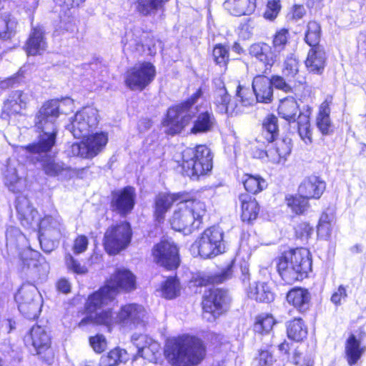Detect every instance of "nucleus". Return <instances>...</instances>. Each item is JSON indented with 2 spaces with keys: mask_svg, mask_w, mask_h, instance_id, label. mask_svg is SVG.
<instances>
[{
  "mask_svg": "<svg viewBox=\"0 0 366 366\" xmlns=\"http://www.w3.org/2000/svg\"><path fill=\"white\" fill-rule=\"evenodd\" d=\"M320 35L321 29L320 24L316 21H310L305 34V41L307 44L312 48L320 46Z\"/></svg>",
  "mask_w": 366,
  "mask_h": 366,
  "instance_id": "51",
  "label": "nucleus"
},
{
  "mask_svg": "<svg viewBox=\"0 0 366 366\" xmlns=\"http://www.w3.org/2000/svg\"><path fill=\"white\" fill-rule=\"evenodd\" d=\"M16 207L19 219L24 227L39 229L41 247H43L41 238L44 234L55 236L56 234H60L61 222L59 215L46 216L40 220L38 212L31 207L29 199L25 197L17 198Z\"/></svg>",
  "mask_w": 366,
  "mask_h": 366,
  "instance_id": "3",
  "label": "nucleus"
},
{
  "mask_svg": "<svg viewBox=\"0 0 366 366\" xmlns=\"http://www.w3.org/2000/svg\"><path fill=\"white\" fill-rule=\"evenodd\" d=\"M241 202V217L244 222L255 219L259 212V207L255 199L247 194H242L239 197Z\"/></svg>",
  "mask_w": 366,
  "mask_h": 366,
  "instance_id": "36",
  "label": "nucleus"
},
{
  "mask_svg": "<svg viewBox=\"0 0 366 366\" xmlns=\"http://www.w3.org/2000/svg\"><path fill=\"white\" fill-rule=\"evenodd\" d=\"M155 67L149 62L136 64L125 74V84L133 91H142L154 79Z\"/></svg>",
  "mask_w": 366,
  "mask_h": 366,
  "instance_id": "11",
  "label": "nucleus"
},
{
  "mask_svg": "<svg viewBox=\"0 0 366 366\" xmlns=\"http://www.w3.org/2000/svg\"><path fill=\"white\" fill-rule=\"evenodd\" d=\"M299 112V106L294 97H289L280 101L278 114L280 117L288 122L296 121V115Z\"/></svg>",
  "mask_w": 366,
  "mask_h": 366,
  "instance_id": "39",
  "label": "nucleus"
},
{
  "mask_svg": "<svg viewBox=\"0 0 366 366\" xmlns=\"http://www.w3.org/2000/svg\"><path fill=\"white\" fill-rule=\"evenodd\" d=\"M86 320L94 324L106 326L109 330L115 325H118L117 314L114 315L109 310L93 312L86 319L82 320V322H86Z\"/></svg>",
  "mask_w": 366,
  "mask_h": 366,
  "instance_id": "40",
  "label": "nucleus"
},
{
  "mask_svg": "<svg viewBox=\"0 0 366 366\" xmlns=\"http://www.w3.org/2000/svg\"><path fill=\"white\" fill-rule=\"evenodd\" d=\"M247 295L249 298L262 302H269L274 299L270 287L265 282H254L250 285Z\"/></svg>",
  "mask_w": 366,
  "mask_h": 366,
  "instance_id": "38",
  "label": "nucleus"
},
{
  "mask_svg": "<svg viewBox=\"0 0 366 366\" xmlns=\"http://www.w3.org/2000/svg\"><path fill=\"white\" fill-rule=\"evenodd\" d=\"M290 32L286 29L276 31L272 39V45L266 43L252 44L249 48L250 54L262 62L267 69L280 61L289 43Z\"/></svg>",
  "mask_w": 366,
  "mask_h": 366,
  "instance_id": "5",
  "label": "nucleus"
},
{
  "mask_svg": "<svg viewBox=\"0 0 366 366\" xmlns=\"http://www.w3.org/2000/svg\"><path fill=\"white\" fill-rule=\"evenodd\" d=\"M133 344L137 347V355L152 361L160 349L159 344L146 335L134 334L132 337Z\"/></svg>",
  "mask_w": 366,
  "mask_h": 366,
  "instance_id": "20",
  "label": "nucleus"
},
{
  "mask_svg": "<svg viewBox=\"0 0 366 366\" xmlns=\"http://www.w3.org/2000/svg\"><path fill=\"white\" fill-rule=\"evenodd\" d=\"M252 90L256 101L269 103L273 97V89L269 79L263 75L256 76L252 81Z\"/></svg>",
  "mask_w": 366,
  "mask_h": 366,
  "instance_id": "24",
  "label": "nucleus"
},
{
  "mask_svg": "<svg viewBox=\"0 0 366 366\" xmlns=\"http://www.w3.org/2000/svg\"><path fill=\"white\" fill-rule=\"evenodd\" d=\"M181 286L176 277L167 278L162 285V295L167 299H173L179 295Z\"/></svg>",
  "mask_w": 366,
  "mask_h": 366,
  "instance_id": "48",
  "label": "nucleus"
},
{
  "mask_svg": "<svg viewBox=\"0 0 366 366\" xmlns=\"http://www.w3.org/2000/svg\"><path fill=\"white\" fill-rule=\"evenodd\" d=\"M295 230L298 238L307 239L312 234L313 228L307 222H301L295 227Z\"/></svg>",
  "mask_w": 366,
  "mask_h": 366,
  "instance_id": "64",
  "label": "nucleus"
},
{
  "mask_svg": "<svg viewBox=\"0 0 366 366\" xmlns=\"http://www.w3.org/2000/svg\"><path fill=\"white\" fill-rule=\"evenodd\" d=\"M325 52L322 47L312 48L305 60V66L310 72L321 74L325 65Z\"/></svg>",
  "mask_w": 366,
  "mask_h": 366,
  "instance_id": "29",
  "label": "nucleus"
},
{
  "mask_svg": "<svg viewBox=\"0 0 366 366\" xmlns=\"http://www.w3.org/2000/svg\"><path fill=\"white\" fill-rule=\"evenodd\" d=\"M39 162L44 173L50 177H59L66 174L69 168L61 161L50 155L40 158Z\"/></svg>",
  "mask_w": 366,
  "mask_h": 366,
  "instance_id": "31",
  "label": "nucleus"
},
{
  "mask_svg": "<svg viewBox=\"0 0 366 366\" xmlns=\"http://www.w3.org/2000/svg\"><path fill=\"white\" fill-rule=\"evenodd\" d=\"M223 236L224 233L219 227L207 228L192 244L191 249L193 252L197 251L204 259L216 257L225 252Z\"/></svg>",
  "mask_w": 366,
  "mask_h": 366,
  "instance_id": "7",
  "label": "nucleus"
},
{
  "mask_svg": "<svg viewBox=\"0 0 366 366\" xmlns=\"http://www.w3.org/2000/svg\"><path fill=\"white\" fill-rule=\"evenodd\" d=\"M290 259V264H294L299 272L300 277L304 279L312 269V259L310 251L304 247L296 248L286 252Z\"/></svg>",
  "mask_w": 366,
  "mask_h": 366,
  "instance_id": "18",
  "label": "nucleus"
},
{
  "mask_svg": "<svg viewBox=\"0 0 366 366\" xmlns=\"http://www.w3.org/2000/svg\"><path fill=\"white\" fill-rule=\"evenodd\" d=\"M147 315V310L142 305L135 303L127 304L122 306L117 313L118 325L133 327L143 322Z\"/></svg>",
  "mask_w": 366,
  "mask_h": 366,
  "instance_id": "15",
  "label": "nucleus"
},
{
  "mask_svg": "<svg viewBox=\"0 0 366 366\" xmlns=\"http://www.w3.org/2000/svg\"><path fill=\"white\" fill-rule=\"evenodd\" d=\"M299 71V62L295 57L294 54H290L287 56L282 68L283 74L288 78L289 81H292V79L297 74Z\"/></svg>",
  "mask_w": 366,
  "mask_h": 366,
  "instance_id": "53",
  "label": "nucleus"
},
{
  "mask_svg": "<svg viewBox=\"0 0 366 366\" xmlns=\"http://www.w3.org/2000/svg\"><path fill=\"white\" fill-rule=\"evenodd\" d=\"M29 102V95L28 93L20 90L14 91L4 102V112L9 115L19 114L26 108Z\"/></svg>",
  "mask_w": 366,
  "mask_h": 366,
  "instance_id": "26",
  "label": "nucleus"
},
{
  "mask_svg": "<svg viewBox=\"0 0 366 366\" xmlns=\"http://www.w3.org/2000/svg\"><path fill=\"white\" fill-rule=\"evenodd\" d=\"M182 169L185 175L197 179L212 168V156L205 145L195 149L187 148L182 152Z\"/></svg>",
  "mask_w": 366,
  "mask_h": 366,
  "instance_id": "6",
  "label": "nucleus"
},
{
  "mask_svg": "<svg viewBox=\"0 0 366 366\" xmlns=\"http://www.w3.org/2000/svg\"><path fill=\"white\" fill-rule=\"evenodd\" d=\"M115 294L105 285L99 290L89 296L86 302V309L90 313L108 305L115 298Z\"/></svg>",
  "mask_w": 366,
  "mask_h": 366,
  "instance_id": "25",
  "label": "nucleus"
},
{
  "mask_svg": "<svg viewBox=\"0 0 366 366\" xmlns=\"http://www.w3.org/2000/svg\"><path fill=\"white\" fill-rule=\"evenodd\" d=\"M65 262L67 268L76 274H84L88 272V269L85 265L81 264L69 254L66 255Z\"/></svg>",
  "mask_w": 366,
  "mask_h": 366,
  "instance_id": "59",
  "label": "nucleus"
},
{
  "mask_svg": "<svg viewBox=\"0 0 366 366\" xmlns=\"http://www.w3.org/2000/svg\"><path fill=\"white\" fill-rule=\"evenodd\" d=\"M229 297L226 290L219 288L209 289L204 295L202 300V308L204 317L208 314L212 316V320L216 319L224 312L229 304ZM207 319L211 320V317Z\"/></svg>",
  "mask_w": 366,
  "mask_h": 366,
  "instance_id": "12",
  "label": "nucleus"
},
{
  "mask_svg": "<svg viewBox=\"0 0 366 366\" xmlns=\"http://www.w3.org/2000/svg\"><path fill=\"white\" fill-rule=\"evenodd\" d=\"M47 47L44 31L40 26L34 27L25 44V51L28 55H38L44 52Z\"/></svg>",
  "mask_w": 366,
  "mask_h": 366,
  "instance_id": "23",
  "label": "nucleus"
},
{
  "mask_svg": "<svg viewBox=\"0 0 366 366\" xmlns=\"http://www.w3.org/2000/svg\"><path fill=\"white\" fill-rule=\"evenodd\" d=\"M214 282H217V280L213 277L203 272H199L193 276L191 283L194 286L202 287Z\"/></svg>",
  "mask_w": 366,
  "mask_h": 366,
  "instance_id": "63",
  "label": "nucleus"
},
{
  "mask_svg": "<svg viewBox=\"0 0 366 366\" xmlns=\"http://www.w3.org/2000/svg\"><path fill=\"white\" fill-rule=\"evenodd\" d=\"M278 119L273 115L267 116L262 122V136L268 142H272L278 135Z\"/></svg>",
  "mask_w": 366,
  "mask_h": 366,
  "instance_id": "42",
  "label": "nucleus"
},
{
  "mask_svg": "<svg viewBox=\"0 0 366 366\" xmlns=\"http://www.w3.org/2000/svg\"><path fill=\"white\" fill-rule=\"evenodd\" d=\"M214 282H217V280L213 277L203 272H199L193 276L191 283L194 286L202 287Z\"/></svg>",
  "mask_w": 366,
  "mask_h": 366,
  "instance_id": "62",
  "label": "nucleus"
},
{
  "mask_svg": "<svg viewBox=\"0 0 366 366\" xmlns=\"http://www.w3.org/2000/svg\"><path fill=\"white\" fill-rule=\"evenodd\" d=\"M98 122V110L87 107L76 113L71 124L66 126V129L75 138L79 139L89 134L97 127Z\"/></svg>",
  "mask_w": 366,
  "mask_h": 366,
  "instance_id": "10",
  "label": "nucleus"
},
{
  "mask_svg": "<svg viewBox=\"0 0 366 366\" xmlns=\"http://www.w3.org/2000/svg\"><path fill=\"white\" fill-rule=\"evenodd\" d=\"M271 81V84L272 87L282 90L285 92H292V89L291 85L290 84V82L291 81L288 80V78H287V80L284 79V77L279 76V75H274L272 76L271 79H269Z\"/></svg>",
  "mask_w": 366,
  "mask_h": 366,
  "instance_id": "60",
  "label": "nucleus"
},
{
  "mask_svg": "<svg viewBox=\"0 0 366 366\" xmlns=\"http://www.w3.org/2000/svg\"><path fill=\"white\" fill-rule=\"evenodd\" d=\"M24 71V67H22L15 76L0 80V88L1 89H6L19 84L22 80Z\"/></svg>",
  "mask_w": 366,
  "mask_h": 366,
  "instance_id": "61",
  "label": "nucleus"
},
{
  "mask_svg": "<svg viewBox=\"0 0 366 366\" xmlns=\"http://www.w3.org/2000/svg\"><path fill=\"white\" fill-rule=\"evenodd\" d=\"M310 112H300L297 119L298 124V132L301 139L305 144L312 143V132L310 124Z\"/></svg>",
  "mask_w": 366,
  "mask_h": 366,
  "instance_id": "44",
  "label": "nucleus"
},
{
  "mask_svg": "<svg viewBox=\"0 0 366 366\" xmlns=\"http://www.w3.org/2000/svg\"><path fill=\"white\" fill-rule=\"evenodd\" d=\"M188 104L187 103L185 106H176L168 109L167 117L162 123L165 133L176 134L189 124L192 118L189 114Z\"/></svg>",
  "mask_w": 366,
  "mask_h": 366,
  "instance_id": "13",
  "label": "nucleus"
},
{
  "mask_svg": "<svg viewBox=\"0 0 366 366\" xmlns=\"http://www.w3.org/2000/svg\"><path fill=\"white\" fill-rule=\"evenodd\" d=\"M213 59L215 63L220 66H226L229 61L228 49L218 44L213 49Z\"/></svg>",
  "mask_w": 366,
  "mask_h": 366,
  "instance_id": "55",
  "label": "nucleus"
},
{
  "mask_svg": "<svg viewBox=\"0 0 366 366\" xmlns=\"http://www.w3.org/2000/svg\"><path fill=\"white\" fill-rule=\"evenodd\" d=\"M177 199V195L174 194L161 193L156 197L154 216L159 222L164 219L165 214Z\"/></svg>",
  "mask_w": 366,
  "mask_h": 366,
  "instance_id": "37",
  "label": "nucleus"
},
{
  "mask_svg": "<svg viewBox=\"0 0 366 366\" xmlns=\"http://www.w3.org/2000/svg\"><path fill=\"white\" fill-rule=\"evenodd\" d=\"M277 270L282 279L287 284H292L296 281L302 280L299 272L295 269V267H294V264H290V259L286 252L279 258Z\"/></svg>",
  "mask_w": 366,
  "mask_h": 366,
  "instance_id": "30",
  "label": "nucleus"
},
{
  "mask_svg": "<svg viewBox=\"0 0 366 366\" xmlns=\"http://www.w3.org/2000/svg\"><path fill=\"white\" fill-rule=\"evenodd\" d=\"M308 198L300 194L290 197L286 199L287 206L297 214L304 213L308 208Z\"/></svg>",
  "mask_w": 366,
  "mask_h": 366,
  "instance_id": "52",
  "label": "nucleus"
},
{
  "mask_svg": "<svg viewBox=\"0 0 366 366\" xmlns=\"http://www.w3.org/2000/svg\"><path fill=\"white\" fill-rule=\"evenodd\" d=\"M132 235V229L128 222H122L112 225L104 234L106 251L110 254H116L125 249L131 242Z\"/></svg>",
  "mask_w": 366,
  "mask_h": 366,
  "instance_id": "8",
  "label": "nucleus"
},
{
  "mask_svg": "<svg viewBox=\"0 0 366 366\" xmlns=\"http://www.w3.org/2000/svg\"><path fill=\"white\" fill-rule=\"evenodd\" d=\"M245 189L252 193L257 194L267 187L266 181L259 175L245 174L243 179Z\"/></svg>",
  "mask_w": 366,
  "mask_h": 366,
  "instance_id": "47",
  "label": "nucleus"
},
{
  "mask_svg": "<svg viewBox=\"0 0 366 366\" xmlns=\"http://www.w3.org/2000/svg\"><path fill=\"white\" fill-rule=\"evenodd\" d=\"M164 355L174 366H193L204 359L205 348L198 338L182 335L167 341Z\"/></svg>",
  "mask_w": 366,
  "mask_h": 366,
  "instance_id": "2",
  "label": "nucleus"
},
{
  "mask_svg": "<svg viewBox=\"0 0 366 366\" xmlns=\"http://www.w3.org/2000/svg\"><path fill=\"white\" fill-rule=\"evenodd\" d=\"M274 324V319L271 315L262 314L256 318L254 330L261 335L269 334Z\"/></svg>",
  "mask_w": 366,
  "mask_h": 366,
  "instance_id": "50",
  "label": "nucleus"
},
{
  "mask_svg": "<svg viewBox=\"0 0 366 366\" xmlns=\"http://www.w3.org/2000/svg\"><path fill=\"white\" fill-rule=\"evenodd\" d=\"M125 355V350L116 347L101 357L99 366H116L122 361Z\"/></svg>",
  "mask_w": 366,
  "mask_h": 366,
  "instance_id": "49",
  "label": "nucleus"
},
{
  "mask_svg": "<svg viewBox=\"0 0 366 366\" xmlns=\"http://www.w3.org/2000/svg\"><path fill=\"white\" fill-rule=\"evenodd\" d=\"M335 217L332 212L322 214L317 227V236L320 239H327L331 235Z\"/></svg>",
  "mask_w": 366,
  "mask_h": 366,
  "instance_id": "43",
  "label": "nucleus"
},
{
  "mask_svg": "<svg viewBox=\"0 0 366 366\" xmlns=\"http://www.w3.org/2000/svg\"><path fill=\"white\" fill-rule=\"evenodd\" d=\"M310 299L308 290L302 287H295L287 295V302L301 312H305L309 309Z\"/></svg>",
  "mask_w": 366,
  "mask_h": 366,
  "instance_id": "27",
  "label": "nucleus"
},
{
  "mask_svg": "<svg viewBox=\"0 0 366 366\" xmlns=\"http://www.w3.org/2000/svg\"><path fill=\"white\" fill-rule=\"evenodd\" d=\"M17 21L9 14L0 16V38L10 39L16 31Z\"/></svg>",
  "mask_w": 366,
  "mask_h": 366,
  "instance_id": "46",
  "label": "nucleus"
},
{
  "mask_svg": "<svg viewBox=\"0 0 366 366\" xmlns=\"http://www.w3.org/2000/svg\"><path fill=\"white\" fill-rule=\"evenodd\" d=\"M224 6L234 16L249 15L255 10L256 0H226Z\"/></svg>",
  "mask_w": 366,
  "mask_h": 366,
  "instance_id": "32",
  "label": "nucleus"
},
{
  "mask_svg": "<svg viewBox=\"0 0 366 366\" xmlns=\"http://www.w3.org/2000/svg\"><path fill=\"white\" fill-rule=\"evenodd\" d=\"M281 9L280 0L268 1L264 17L269 21L274 20L279 14Z\"/></svg>",
  "mask_w": 366,
  "mask_h": 366,
  "instance_id": "58",
  "label": "nucleus"
},
{
  "mask_svg": "<svg viewBox=\"0 0 366 366\" xmlns=\"http://www.w3.org/2000/svg\"><path fill=\"white\" fill-rule=\"evenodd\" d=\"M365 350V347L361 345L360 340L355 335H350L347 340L345 353L347 361L350 366H352L359 361Z\"/></svg>",
  "mask_w": 366,
  "mask_h": 366,
  "instance_id": "34",
  "label": "nucleus"
},
{
  "mask_svg": "<svg viewBox=\"0 0 366 366\" xmlns=\"http://www.w3.org/2000/svg\"><path fill=\"white\" fill-rule=\"evenodd\" d=\"M25 342L31 345L37 355L47 351L51 346V338L46 330L39 325L31 327L29 333L25 337Z\"/></svg>",
  "mask_w": 366,
  "mask_h": 366,
  "instance_id": "19",
  "label": "nucleus"
},
{
  "mask_svg": "<svg viewBox=\"0 0 366 366\" xmlns=\"http://www.w3.org/2000/svg\"><path fill=\"white\" fill-rule=\"evenodd\" d=\"M329 104L327 102H324L320 107L316 123L317 127L323 134H327L330 131L331 122Z\"/></svg>",
  "mask_w": 366,
  "mask_h": 366,
  "instance_id": "45",
  "label": "nucleus"
},
{
  "mask_svg": "<svg viewBox=\"0 0 366 366\" xmlns=\"http://www.w3.org/2000/svg\"><path fill=\"white\" fill-rule=\"evenodd\" d=\"M59 103L56 100L45 102L36 114L34 125L41 132L37 142L21 147V149L29 154L36 160H40L51 150L56 144L58 132L56 121L59 117Z\"/></svg>",
  "mask_w": 366,
  "mask_h": 366,
  "instance_id": "1",
  "label": "nucleus"
},
{
  "mask_svg": "<svg viewBox=\"0 0 366 366\" xmlns=\"http://www.w3.org/2000/svg\"><path fill=\"white\" fill-rule=\"evenodd\" d=\"M84 138V144L89 158H93L100 153L108 142L107 133L101 132L94 134H88Z\"/></svg>",
  "mask_w": 366,
  "mask_h": 366,
  "instance_id": "28",
  "label": "nucleus"
},
{
  "mask_svg": "<svg viewBox=\"0 0 366 366\" xmlns=\"http://www.w3.org/2000/svg\"><path fill=\"white\" fill-rule=\"evenodd\" d=\"M292 150V139L288 137L277 139L266 152L261 151L259 158L266 156L274 164H283Z\"/></svg>",
  "mask_w": 366,
  "mask_h": 366,
  "instance_id": "16",
  "label": "nucleus"
},
{
  "mask_svg": "<svg viewBox=\"0 0 366 366\" xmlns=\"http://www.w3.org/2000/svg\"><path fill=\"white\" fill-rule=\"evenodd\" d=\"M106 285L115 295L119 290L129 292L136 288L135 277L127 269H117L107 280Z\"/></svg>",
  "mask_w": 366,
  "mask_h": 366,
  "instance_id": "17",
  "label": "nucleus"
},
{
  "mask_svg": "<svg viewBox=\"0 0 366 366\" xmlns=\"http://www.w3.org/2000/svg\"><path fill=\"white\" fill-rule=\"evenodd\" d=\"M20 312L29 320L38 317L41 312V300L37 288L31 284H24L15 296Z\"/></svg>",
  "mask_w": 366,
  "mask_h": 366,
  "instance_id": "9",
  "label": "nucleus"
},
{
  "mask_svg": "<svg viewBox=\"0 0 366 366\" xmlns=\"http://www.w3.org/2000/svg\"><path fill=\"white\" fill-rule=\"evenodd\" d=\"M287 332L288 337L297 342L302 341L307 335V328L300 318L290 321Z\"/></svg>",
  "mask_w": 366,
  "mask_h": 366,
  "instance_id": "41",
  "label": "nucleus"
},
{
  "mask_svg": "<svg viewBox=\"0 0 366 366\" xmlns=\"http://www.w3.org/2000/svg\"><path fill=\"white\" fill-rule=\"evenodd\" d=\"M39 253L33 250L30 248H27L24 249L21 253V258L23 263L26 265L28 267H36L38 265L39 260L38 258L39 257Z\"/></svg>",
  "mask_w": 366,
  "mask_h": 366,
  "instance_id": "57",
  "label": "nucleus"
},
{
  "mask_svg": "<svg viewBox=\"0 0 366 366\" xmlns=\"http://www.w3.org/2000/svg\"><path fill=\"white\" fill-rule=\"evenodd\" d=\"M206 212V205L200 200L181 202L177 204L169 222L173 229L191 234L199 228Z\"/></svg>",
  "mask_w": 366,
  "mask_h": 366,
  "instance_id": "4",
  "label": "nucleus"
},
{
  "mask_svg": "<svg viewBox=\"0 0 366 366\" xmlns=\"http://www.w3.org/2000/svg\"><path fill=\"white\" fill-rule=\"evenodd\" d=\"M214 103L220 113L233 115L242 112L239 107L229 102V96L224 86L216 90Z\"/></svg>",
  "mask_w": 366,
  "mask_h": 366,
  "instance_id": "35",
  "label": "nucleus"
},
{
  "mask_svg": "<svg viewBox=\"0 0 366 366\" xmlns=\"http://www.w3.org/2000/svg\"><path fill=\"white\" fill-rule=\"evenodd\" d=\"M326 187L325 182L320 177L310 176L305 178L299 186V194L308 199H319Z\"/></svg>",
  "mask_w": 366,
  "mask_h": 366,
  "instance_id": "22",
  "label": "nucleus"
},
{
  "mask_svg": "<svg viewBox=\"0 0 366 366\" xmlns=\"http://www.w3.org/2000/svg\"><path fill=\"white\" fill-rule=\"evenodd\" d=\"M254 94L249 87L239 84L237 88L236 95L239 99V101L243 107H249L254 104L255 102Z\"/></svg>",
  "mask_w": 366,
  "mask_h": 366,
  "instance_id": "54",
  "label": "nucleus"
},
{
  "mask_svg": "<svg viewBox=\"0 0 366 366\" xmlns=\"http://www.w3.org/2000/svg\"><path fill=\"white\" fill-rule=\"evenodd\" d=\"M274 361V357L268 350H260L252 361V366H269Z\"/></svg>",
  "mask_w": 366,
  "mask_h": 366,
  "instance_id": "56",
  "label": "nucleus"
},
{
  "mask_svg": "<svg viewBox=\"0 0 366 366\" xmlns=\"http://www.w3.org/2000/svg\"><path fill=\"white\" fill-rule=\"evenodd\" d=\"M155 262L168 270L177 269L179 264L178 249L173 242L164 240L153 248Z\"/></svg>",
  "mask_w": 366,
  "mask_h": 366,
  "instance_id": "14",
  "label": "nucleus"
},
{
  "mask_svg": "<svg viewBox=\"0 0 366 366\" xmlns=\"http://www.w3.org/2000/svg\"><path fill=\"white\" fill-rule=\"evenodd\" d=\"M135 189L132 187H126L113 194L112 206L122 214L132 211L134 205Z\"/></svg>",
  "mask_w": 366,
  "mask_h": 366,
  "instance_id": "21",
  "label": "nucleus"
},
{
  "mask_svg": "<svg viewBox=\"0 0 366 366\" xmlns=\"http://www.w3.org/2000/svg\"><path fill=\"white\" fill-rule=\"evenodd\" d=\"M192 122L193 127L191 133L194 134L210 132L216 124L213 114L208 111L198 113Z\"/></svg>",
  "mask_w": 366,
  "mask_h": 366,
  "instance_id": "33",
  "label": "nucleus"
}]
</instances>
